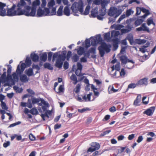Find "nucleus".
Returning <instances> with one entry per match:
<instances>
[{"instance_id":"nucleus-54","label":"nucleus","mask_w":156,"mask_h":156,"mask_svg":"<svg viewBox=\"0 0 156 156\" xmlns=\"http://www.w3.org/2000/svg\"><path fill=\"white\" fill-rule=\"evenodd\" d=\"M1 105L2 109L6 110L8 109V107L4 102L2 101Z\"/></svg>"},{"instance_id":"nucleus-41","label":"nucleus","mask_w":156,"mask_h":156,"mask_svg":"<svg viewBox=\"0 0 156 156\" xmlns=\"http://www.w3.org/2000/svg\"><path fill=\"white\" fill-rule=\"evenodd\" d=\"M44 8L43 10H44V16L49 15V14L50 13L49 10L50 9L49 8H47L45 7L44 8Z\"/></svg>"},{"instance_id":"nucleus-8","label":"nucleus","mask_w":156,"mask_h":156,"mask_svg":"<svg viewBox=\"0 0 156 156\" xmlns=\"http://www.w3.org/2000/svg\"><path fill=\"white\" fill-rule=\"evenodd\" d=\"M25 1H27L29 4V5H30L31 3V0H20L18 2L17 4L22 9H24L26 8V6L27 5Z\"/></svg>"},{"instance_id":"nucleus-27","label":"nucleus","mask_w":156,"mask_h":156,"mask_svg":"<svg viewBox=\"0 0 156 156\" xmlns=\"http://www.w3.org/2000/svg\"><path fill=\"white\" fill-rule=\"evenodd\" d=\"M6 81L7 82H9L11 81L12 83V85H14L15 83L13 80V79L12 77V76L11 74H7V76L6 77Z\"/></svg>"},{"instance_id":"nucleus-4","label":"nucleus","mask_w":156,"mask_h":156,"mask_svg":"<svg viewBox=\"0 0 156 156\" xmlns=\"http://www.w3.org/2000/svg\"><path fill=\"white\" fill-rule=\"evenodd\" d=\"M40 0H35L32 3V6L27 5L24 9L25 16H27L34 17L35 16L37 8L40 5Z\"/></svg>"},{"instance_id":"nucleus-38","label":"nucleus","mask_w":156,"mask_h":156,"mask_svg":"<svg viewBox=\"0 0 156 156\" xmlns=\"http://www.w3.org/2000/svg\"><path fill=\"white\" fill-rule=\"evenodd\" d=\"M14 90L16 91V93H21L22 92L23 89L22 88H19V87L15 86L13 87Z\"/></svg>"},{"instance_id":"nucleus-43","label":"nucleus","mask_w":156,"mask_h":156,"mask_svg":"<svg viewBox=\"0 0 156 156\" xmlns=\"http://www.w3.org/2000/svg\"><path fill=\"white\" fill-rule=\"evenodd\" d=\"M70 78L71 80L75 82V83H74V84H75L77 83L78 80L77 77L74 74H72L70 76Z\"/></svg>"},{"instance_id":"nucleus-28","label":"nucleus","mask_w":156,"mask_h":156,"mask_svg":"<svg viewBox=\"0 0 156 156\" xmlns=\"http://www.w3.org/2000/svg\"><path fill=\"white\" fill-rule=\"evenodd\" d=\"M112 69V71L114 70L115 69L116 71H119L120 69V64L119 62L117 63L115 66H113L111 67Z\"/></svg>"},{"instance_id":"nucleus-63","label":"nucleus","mask_w":156,"mask_h":156,"mask_svg":"<svg viewBox=\"0 0 156 156\" xmlns=\"http://www.w3.org/2000/svg\"><path fill=\"white\" fill-rule=\"evenodd\" d=\"M153 21V18H152V17H151L150 18H149L147 20V25L148 26L150 25L151 24Z\"/></svg>"},{"instance_id":"nucleus-15","label":"nucleus","mask_w":156,"mask_h":156,"mask_svg":"<svg viewBox=\"0 0 156 156\" xmlns=\"http://www.w3.org/2000/svg\"><path fill=\"white\" fill-rule=\"evenodd\" d=\"M98 9L97 7H96L94 8H93L91 11L90 15V17L93 18H95L98 15Z\"/></svg>"},{"instance_id":"nucleus-33","label":"nucleus","mask_w":156,"mask_h":156,"mask_svg":"<svg viewBox=\"0 0 156 156\" xmlns=\"http://www.w3.org/2000/svg\"><path fill=\"white\" fill-rule=\"evenodd\" d=\"M63 6L61 5L58 9V10L57 14H56L58 16H61L62 15V10Z\"/></svg>"},{"instance_id":"nucleus-45","label":"nucleus","mask_w":156,"mask_h":156,"mask_svg":"<svg viewBox=\"0 0 156 156\" xmlns=\"http://www.w3.org/2000/svg\"><path fill=\"white\" fill-rule=\"evenodd\" d=\"M30 112L31 113L34 115H37L38 114L37 110L35 108H33L30 110Z\"/></svg>"},{"instance_id":"nucleus-51","label":"nucleus","mask_w":156,"mask_h":156,"mask_svg":"<svg viewBox=\"0 0 156 156\" xmlns=\"http://www.w3.org/2000/svg\"><path fill=\"white\" fill-rule=\"evenodd\" d=\"M56 8L54 7L52 8V10L50 13L49 16H53L56 14Z\"/></svg>"},{"instance_id":"nucleus-6","label":"nucleus","mask_w":156,"mask_h":156,"mask_svg":"<svg viewBox=\"0 0 156 156\" xmlns=\"http://www.w3.org/2000/svg\"><path fill=\"white\" fill-rule=\"evenodd\" d=\"M93 3L96 5H101V9H105L106 7L107 6L108 2L106 0H94Z\"/></svg>"},{"instance_id":"nucleus-50","label":"nucleus","mask_w":156,"mask_h":156,"mask_svg":"<svg viewBox=\"0 0 156 156\" xmlns=\"http://www.w3.org/2000/svg\"><path fill=\"white\" fill-rule=\"evenodd\" d=\"M72 59L73 62H76L79 59V56L77 54H75L73 56Z\"/></svg>"},{"instance_id":"nucleus-34","label":"nucleus","mask_w":156,"mask_h":156,"mask_svg":"<svg viewBox=\"0 0 156 156\" xmlns=\"http://www.w3.org/2000/svg\"><path fill=\"white\" fill-rule=\"evenodd\" d=\"M44 68L52 70L53 69V67L51 66V64L49 63H45L44 64Z\"/></svg>"},{"instance_id":"nucleus-58","label":"nucleus","mask_w":156,"mask_h":156,"mask_svg":"<svg viewBox=\"0 0 156 156\" xmlns=\"http://www.w3.org/2000/svg\"><path fill=\"white\" fill-rule=\"evenodd\" d=\"M21 122L20 121H18L17 122H16L15 123H12L11 125H10L9 126L8 128H11L13 127L16 125L20 124L21 123Z\"/></svg>"},{"instance_id":"nucleus-18","label":"nucleus","mask_w":156,"mask_h":156,"mask_svg":"<svg viewBox=\"0 0 156 156\" xmlns=\"http://www.w3.org/2000/svg\"><path fill=\"white\" fill-rule=\"evenodd\" d=\"M30 57L32 60L35 62H38L39 59V56L35 53H32L30 55Z\"/></svg>"},{"instance_id":"nucleus-12","label":"nucleus","mask_w":156,"mask_h":156,"mask_svg":"<svg viewBox=\"0 0 156 156\" xmlns=\"http://www.w3.org/2000/svg\"><path fill=\"white\" fill-rule=\"evenodd\" d=\"M113 42V49L115 51L119 47V44L120 42V39L118 38H115L112 39Z\"/></svg>"},{"instance_id":"nucleus-42","label":"nucleus","mask_w":156,"mask_h":156,"mask_svg":"<svg viewBox=\"0 0 156 156\" xmlns=\"http://www.w3.org/2000/svg\"><path fill=\"white\" fill-rule=\"evenodd\" d=\"M90 39H91V45L93 46H96L98 44L95 37H91Z\"/></svg>"},{"instance_id":"nucleus-25","label":"nucleus","mask_w":156,"mask_h":156,"mask_svg":"<svg viewBox=\"0 0 156 156\" xmlns=\"http://www.w3.org/2000/svg\"><path fill=\"white\" fill-rule=\"evenodd\" d=\"M146 42V40L143 39H136L134 41V43L137 44H144Z\"/></svg>"},{"instance_id":"nucleus-24","label":"nucleus","mask_w":156,"mask_h":156,"mask_svg":"<svg viewBox=\"0 0 156 156\" xmlns=\"http://www.w3.org/2000/svg\"><path fill=\"white\" fill-rule=\"evenodd\" d=\"M63 13L64 15L69 16L70 14V10L68 6H65L64 9Z\"/></svg>"},{"instance_id":"nucleus-39","label":"nucleus","mask_w":156,"mask_h":156,"mask_svg":"<svg viewBox=\"0 0 156 156\" xmlns=\"http://www.w3.org/2000/svg\"><path fill=\"white\" fill-rule=\"evenodd\" d=\"M55 4L54 0H50L48 3L47 6L48 8L51 9L55 5Z\"/></svg>"},{"instance_id":"nucleus-14","label":"nucleus","mask_w":156,"mask_h":156,"mask_svg":"<svg viewBox=\"0 0 156 156\" xmlns=\"http://www.w3.org/2000/svg\"><path fill=\"white\" fill-rule=\"evenodd\" d=\"M117 8L115 7H112L109 10L108 15L110 16H113L115 15H116Z\"/></svg>"},{"instance_id":"nucleus-46","label":"nucleus","mask_w":156,"mask_h":156,"mask_svg":"<svg viewBox=\"0 0 156 156\" xmlns=\"http://www.w3.org/2000/svg\"><path fill=\"white\" fill-rule=\"evenodd\" d=\"M90 39H87L85 40V48H88L90 46Z\"/></svg>"},{"instance_id":"nucleus-3","label":"nucleus","mask_w":156,"mask_h":156,"mask_svg":"<svg viewBox=\"0 0 156 156\" xmlns=\"http://www.w3.org/2000/svg\"><path fill=\"white\" fill-rule=\"evenodd\" d=\"M65 52L61 51L54 53L52 56V61L54 62L55 60V66L61 69L63 66V62L66 60Z\"/></svg>"},{"instance_id":"nucleus-10","label":"nucleus","mask_w":156,"mask_h":156,"mask_svg":"<svg viewBox=\"0 0 156 156\" xmlns=\"http://www.w3.org/2000/svg\"><path fill=\"white\" fill-rule=\"evenodd\" d=\"M136 30L138 31H147L148 33L150 32L149 28L146 26V24L145 23H143L140 27L136 28Z\"/></svg>"},{"instance_id":"nucleus-1","label":"nucleus","mask_w":156,"mask_h":156,"mask_svg":"<svg viewBox=\"0 0 156 156\" xmlns=\"http://www.w3.org/2000/svg\"><path fill=\"white\" fill-rule=\"evenodd\" d=\"M84 5L82 0H79L78 2H74L72 5L71 8L72 12L75 16H78L79 15L77 14L79 11L81 14L83 15H87L88 14L90 8V5H88L86 7L85 9L83 12Z\"/></svg>"},{"instance_id":"nucleus-49","label":"nucleus","mask_w":156,"mask_h":156,"mask_svg":"<svg viewBox=\"0 0 156 156\" xmlns=\"http://www.w3.org/2000/svg\"><path fill=\"white\" fill-rule=\"evenodd\" d=\"M6 72H4L1 76V80L3 83H5L6 81Z\"/></svg>"},{"instance_id":"nucleus-32","label":"nucleus","mask_w":156,"mask_h":156,"mask_svg":"<svg viewBox=\"0 0 156 156\" xmlns=\"http://www.w3.org/2000/svg\"><path fill=\"white\" fill-rule=\"evenodd\" d=\"M77 50V53L78 54L81 55L83 54L85 51L84 48L81 46H80L78 49H76Z\"/></svg>"},{"instance_id":"nucleus-29","label":"nucleus","mask_w":156,"mask_h":156,"mask_svg":"<svg viewBox=\"0 0 156 156\" xmlns=\"http://www.w3.org/2000/svg\"><path fill=\"white\" fill-rule=\"evenodd\" d=\"M25 72H26V73L29 76H30L34 75L33 70L31 68H29L28 69L26 70Z\"/></svg>"},{"instance_id":"nucleus-57","label":"nucleus","mask_w":156,"mask_h":156,"mask_svg":"<svg viewBox=\"0 0 156 156\" xmlns=\"http://www.w3.org/2000/svg\"><path fill=\"white\" fill-rule=\"evenodd\" d=\"M122 10L121 9H118L117 8V10L116 12V15H115V18H117L122 13Z\"/></svg>"},{"instance_id":"nucleus-20","label":"nucleus","mask_w":156,"mask_h":156,"mask_svg":"<svg viewBox=\"0 0 156 156\" xmlns=\"http://www.w3.org/2000/svg\"><path fill=\"white\" fill-rule=\"evenodd\" d=\"M19 75H20V80L22 82L26 83L28 81L29 79L26 75L21 74Z\"/></svg>"},{"instance_id":"nucleus-5","label":"nucleus","mask_w":156,"mask_h":156,"mask_svg":"<svg viewBox=\"0 0 156 156\" xmlns=\"http://www.w3.org/2000/svg\"><path fill=\"white\" fill-rule=\"evenodd\" d=\"M6 15L9 16L25 15L24 10L17 4H13L12 7L8 9Z\"/></svg>"},{"instance_id":"nucleus-64","label":"nucleus","mask_w":156,"mask_h":156,"mask_svg":"<svg viewBox=\"0 0 156 156\" xmlns=\"http://www.w3.org/2000/svg\"><path fill=\"white\" fill-rule=\"evenodd\" d=\"M77 69L81 71L83 69V66L81 64L80 62H78L77 63Z\"/></svg>"},{"instance_id":"nucleus-36","label":"nucleus","mask_w":156,"mask_h":156,"mask_svg":"<svg viewBox=\"0 0 156 156\" xmlns=\"http://www.w3.org/2000/svg\"><path fill=\"white\" fill-rule=\"evenodd\" d=\"M65 51V57H66V60L68 61H69V58L71 57L72 55V52L70 51H68L67 55H66V50H64L63 51Z\"/></svg>"},{"instance_id":"nucleus-52","label":"nucleus","mask_w":156,"mask_h":156,"mask_svg":"<svg viewBox=\"0 0 156 156\" xmlns=\"http://www.w3.org/2000/svg\"><path fill=\"white\" fill-rule=\"evenodd\" d=\"M136 18L134 17H133L132 18H130L129 19H127L126 21V23L127 24V25H130V24L132 22H133L135 20H136Z\"/></svg>"},{"instance_id":"nucleus-48","label":"nucleus","mask_w":156,"mask_h":156,"mask_svg":"<svg viewBox=\"0 0 156 156\" xmlns=\"http://www.w3.org/2000/svg\"><path fill=\"white\" fill-rule=\"evenodd\" d=\"M104 38L105 40H109L111 39L110 37V33L108 32L104 34Z\"/></svg>"},{"instance_id":"nucleus-61","label":"nucleus","mask_w":156,"mask_h":156,"mask_svg":"<svg viewBox=\"0 0 156 156\" xmlns=\"http://www.w3.org/2000/svg\"><path fill=\"white\" fill-rule=\"evenodd\" d=\"M126 17V15L124 14L122 15L119 18L118 20L117 21V23H120V21L122 20L123 19H124Z\"/></svg>"},{"instance_id":"nucleus-11","label":"nucleus","mask_w":156,"mask_h":156,"mask_svg":"<svg viewBox=\"0 0 156 156\" xmlns=\"http://www.w3.org/2000/svg\"><path fill=\"white\" fill-rule=\"evenodd\" d=\"M106 9H100L99 10L98 13L96 17L98 20H102L103 19V16L105 15L106 14Z\"/></svg>"},{"instance_id":"nucleus-2","label":"nucleus","mask_w":156,"mask_h":156,"mask_svg":"<svg viewBox=\"0 0 156 156\" xmlns=\"http://www.w3.org/2000/svg\"><path fill=\"white\" fill-rule=\"evenodd\" d=\"M95 39L98 44H101V46L98 47V49L101 56L103 57L104 55L105 52L108 53L110 51L111 45L110 44H107L105 42H102L103 40L100 34L97 35Z\"/></svg>"},{"instance_id":"nucleus-47","label":"nucleus","mask_w":156,"mask_h":156,"mask_svg":"<svg viewBox=\"0 0 156 156\" xmlns=\"http://www.w3.org/2000/svg\"><path fill=\"white\" fill-rule=\"evenodd\" d=\"M141 11L144 13H145V14L148 15H149L151 14L148 9H147L144 7H141Z\"/></svg>"},{"instance_id":"nucleus-37","label":"nucleus","mask_w":156,"mask_h":156,"mask_svg":"<svg viewBox=\"0 0 156 156\" xmlns=\"http://www.w3.org/2000/svg\"><path fill=\"white\" fill-rule=\"evenodd\" d=\"M144 21L142 19H138L136 20L134 22L135 26L137 27L140 25Z\"/></svg>"},{"instance_id":"nucleus-60","label":"nucleus","mask_w":156,"mask_h":156,"mask_svg":"<svg viewBox=\"0 0 156 156\" xmlns=\"http://www.w3.org/2000/svg\"><path fill=\"white\" fill-rule=\"evenodd\" d=\"M53 52L50 51L48 53V61L49 62H50L51 60V58L53 55Z\"/></svg>"},{"instance_id":"nucleus-53","label":"nucleus","mask_w":156,"mask_h":156,"mask_svg":"<svg viewBox=\"0 0 156 156\" xmlns=\"http://www.w3.org/2000/svg\"><path fill=\"white\" fill-rule=\"evenodd\" d=\"M134 11L131 9H128L126 11V17H128L130 15L131 13H133Z\"/></svg>"},{"instance_id":"nucleus-9","label":"nucleus","mask_w":156,"mask_h":156,"mask_svg":"<svg viewBox=\"0 0 156 156\" xmlns=\"http://www.w3.org/2000/svg\"><path fill=\"white\" fill-rule=\"evenodd\" d=\"M26 66V65L25 63H23L21 65V69H20V65H18L16 71V73L18 74H21L24 70Z\"/></svg>"},{"instance_id":"nucleus-7","label":"nucleus","mask_w":156,"mask_h":156,"mask_svg":"<svg viewBox=\"0 0 156 156\" xmlns=\"http://www.w3.org/2000/svg\"><path fill=\"white\" fill-rule=\"evenodd\" d=\"M91 147L87 150V153L90 152H92L96 150H98L100 147V144L96 142H93L91 144Z\"/></svg>"},{"instance_id":"nucleus-31","label":"nucleus","mask_w":156,"mask_h":156,"mask_svg":"<svg viewBox=\"0 0 156 156\" xmlns=\"http://www.w3.org/2000/svg\"><path fill=\"white\" fill-rule=\"evenodd\" d=\"M18 75L19 74H18L17 73L16 74V73H14L12 74V76L13 77V80L15 83V84L16 83V82H17L19 80V76Z\"/></svg>"},{"instance_id":"nucleus-22","label":"nucleus","mask_w":156,"mask_h":156,"mask_svg":"<svg viewBox=\"0 0 156 156\" xmlns=\"http://www.w3.org/2000/svg\"><path fill=\"white\" fill-rule=\"evenodd\" d=\"M88 51L90 53L94 54V55H91V57L94 59L96 58V55H95L96 53L95 48H91L89 49Z\"/></svg>"},{"instance_id":"nucleus-19","label":"nucleus","mask_w":156,"mask_h":156,"mask_svg":"<svg viewBox=\"0 0 156 156\" xmlns=\"http://www.w3.org/2000/svg\"><path fill=\"white\" fill-rule=\"evenodd\" d=\"M126 38V40L127 39L129 41L131 45L134 44V41L133 40V36L132 34H128Z\"/></svg>"},{"instance_id":"nucleus-23","label":"nucleus","mask_w":156,"mask_h":156,"mask_svg":"<svg viewBox=\"0 0 156 156\" xmlns=\"http://www.w3.org/2000/svg\"><path fill=\"white\" fill-rule=\"evenodd\" d=\"M120 60L121 61L122 63L125 64L127 62L128 57L126 55H122L120 57Z\"/></svg>"},{"instance_id":"nucleus-16","label":"nucleus","mask_w":156,"mask_h":156,"mask_svg":"<svg viewBox=\"0 0 156 156\" xmlns=\"http://www.w3.org/2000/svg\"><path fill=\"white\" fill-rule=\"evenodd\" d=\"M43 8H41L40 6L37 9L36 15L35 14L36 16L37 17H40L44 16V11L42 9Z\"/></svg>"},{"instance_id":"nucleus-59","label":"nucleus","mask_w":156,"mask_h":156,"mask_svg":"<svg viewBox=\"0 0 156 156\" xmlns=\"http://www.w3.org/2000/svg\"><path fill=\"white\" fill-rule=\"evenodd\" d=\"M58 90V92H57L58 93L64 92V86L63 85H60L59 87Z\"/></svg>"},{"instance_id":"nucleus-55","label":"nucleus","mask_w":156,"mask_h":156,"mask_svg":"<svg viewBox=\"0 0 156 156\" xmlns=\"http://www.w3.org/2000/svg\"><path fill=\"white\" fill-rule=\"evenodd\" d=\"M90 109L88 108H83L82 109H78V111L79 112L82 113L87 111H90Z\"/></svg>"},{"instance_id":"nucleus-30","label":"nucleus","mask_w":156,"mask_h":156,"mask_svg":"<svg viewBox=\"0 0 156 156\" xmlns=\"http://www.w3.org/2000/svg\"><path fill=\"white\" fill-rule=\"evenodd\" d=\"M40 98V103H38V105L40 106H41L42 105V104L44 105L47 107H49V104L48 103H47L46 101H45L44 100L43 98Z\"/></svg>"},{"instance_id":"nucleus-35","label":"nucleus","mask_w":156,"mask_h":156,"mask_svg":"<svg viewBox=\"0 0 156 156\" xmlns=\"http://www.w3.org/2000/svg\"><path fill=\"white\" fill-rule=\"evenodd\" d=\"M31 101L32 104L34 105L38 103L40 101V98H36L34 97L33 96H32Z\"/></svg>"},{"instance_id":"nucleus-17","label":"nucleus","mask_w":156,"mask_h":156,"mask_svg":"<svg viewBox=\"0 0 156 156\" xmlns=\"http://www.w3.org/2000/svg\"><path fill=\"white\" fill-rule=\"evenodd\" d=\"M148 78H144L140 80L137 83V85H147L148 84Z\"/></svg>"},{"instance_id":"nucleus-13","label":"nucleus","mask_w":156,"mask_h":156,"mask_svg":"<svg viewBox=\"0 0 156 156\" xmlns=\"http://www.w3.org/2000/svg\"><path fill=\"white\" fill-rule=\"evenodd\" d=\"M155 108V107L154 106L151 107L144 111L143 113L146 114L148 116H151L154 112Z\"/></svg>"},{"instance_id":"nucleus-44","label":"nucleus","mask_w":156,"mask_h":156,"mask_svg":"<svg viewBox=\"0 0 156 156\" xmlns=\"http://www.w3.org/2000/svg\"><path fill=\"white\" fill-rule=\"evenodd\" d=\"M136 85H137V83L136 84L135 83H131L129 84L128 85V88L126 89V91H127L129 89H133L135 88L136 87Z\"/></svg>"},{"instance_id":"nucleus-40","label":"nucleus","mask_w":156,"mask_h":156,"mask_svg":"<svg viewBox=\"0 0 156 156\" xmlns=\"http://www.w3.org/2000/svg\"><path fill=\"white\" fill-rule=\"evenodd\" d=\"M25 63L27 66L29 67L31 65V61L28 56L26 57Z\"/></svg>"},{"instance_id":"nucleus-26","label":"nucleus","mask_w":156,"mask_h":156,"mask_svg":"<svg viewBox=\"0 0 156 156\" xmlns=\"http://www.w3.org/2000/svg\"><path fill=\"white\" fill-rule=\"evenodd\" d=\"M120 34V33L118 31H112L111 33V37H112L117 38V37Z\"/></svg>"},{"instance_id":"nucleus-56","label":"nucleus","mask_w":156,"mask_h":156,"mask_svg":"<svg viewBox=\"0 0 156 156\" xmlns=\"http://www.w3.org/2000/svg\"><path fill=\"white\" fill-rule=\"evenodd\" d=\"M111 132V130H108L105 131L100 134V136L101 137L103 136H104L106 135V134H108Z\"/></svg>"},{"instance_id":"nucleus-62","label":"nucleus","mask_w":156,"mask_h":156,"mask_svg":"<svg viewBox=\"0 0 156 156\" xmlns=\"http://www.w3.org/2000/svg\"><path fill=\"white\" fill-rule=\"evenodd\" d=\"M69 66V64L68 62L65 61L64 63L63 68L65 69L66 70L68 69Z\"/></svg>"},{"instance_id":"nucleus-21","label":"nucleus","mask_w":156,"mask_h":156,"mask_svg":"<svg viewBox=\"0 0 156 156\" xmlns=\"http://www.w3.org/2000/svg\"><path fill=\"white\" fill-rule=\"evenodd\" d=\"M40 60L44 62H45L47 59V54L46 52H44L42 53L41 54H40Z\"/></svg>"}]
</instances>
